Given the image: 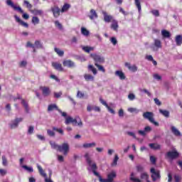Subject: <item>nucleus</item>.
<instances>
[{"label":"nucleus","mask_w":182,"mask_h":182,"mask_svg":"<svg viewBox=\"0 0 182 182\" xmlns=\"http://www.w3.org/2000/svg\"><path fill=\"white\" fill-rule=\"evenodd\" d=\"M6 5H8V6H10L14 11H17V12H20V14H23L22 16H23V19H29V14H28L26 13H23V10L22 9V8H21V6L14 4V1H12V0H6Z\"/></svg>","instance_id":"nucleus-1"},{"label":"nucleus","mask_w":182,"mask_h":182,"mask_svg":"<svg viewBox=\"0 0 182 182\" xmlns=\"http://www.w3.org/2000/svg\"><path fill=\"white\" fill-rule=\"evenodd\" d=\"M72 124L73 126H78L79 127H82L83 126V123H82V119L79 117H77L75 119H73L72 117H66L65 124Z\"/></svg>","instance_id":"nucleus-2"},{"label":"nucleus","mask_w":182,"mask_h":182,"mask_svg":"<svg viewBox=\"0 0 182 182\" xmlns=\"http://www.w3.org/2000/svg\"><path fill=\"white\" fill-rule=\"evenodd\" d=\"M143 117L144 119H146V120H149V122H150V123H152V124H154V126H156V127L159 126V122L154 120V114L153 112H144Z\"/></svg>","instance_id":"nucleus-3"},{"label":"nucleus","mask_w":182,"mask_h":182,"mask_svg":"<svg viewBox=\"0 0 182 182\" xmlns=\"http://www.w3.org/2000/svg\"><path fill=\"white\" fill-rule=\"evenodd\" d=\"M150 48L153 52H158L159 49H161V48H163L161 41L159 38H154V43L150 46Z\"/></svg>","instance_id":"nucleus-4"},{"label":"nucleus","mask_w":182,"mask_h":182,"mask_svg":"<svg viewBox=\"0 0 182 182\" xmlns=\"http://www.w3.org/2000/svg\"><path fill=\"white\" fill-rule=\"evenodd\" d=\"M85 158L88 166H90V167L91 168L92 171L97 170V166L96 165V164H92V159H90V155H89V153L85 154Z\"/></svg>","instance_id":"nucleus-5"},{"label":"nucleus","mask_w":182,"mask_h":182,"mask_svg":"<svg viewBox=\"0 0 182 182\" xmlns=\"http://www.w3.org/2000/svg\"><path fill=\"white\" fill-rule=\"evenodd\" d=\"M90 56L92 58H93V60L95 62V63H97L98 65L105 63V57L99 55L96 53L90 54Z\"/></svg>","instance_id":"nucleus-6"},{"label":"nucleus","mask_w":182,"mask_h":182,"mask_svg":"<svg viewBox=\"0 0 182 182\" xmlns=\"http://www.w3.org/2000/svg\"><path fill=\"white\" fill-rule=\"evenodd\" d=\"M36 166L41 176H42L43 177H45V182H53V181H52L50 178H48V175H46V173H45V171H43V168H42V166H41V165L37 164Z\"/></svg>","instance_id":"nucleus-7"},{"label":"nucleus","mask_w":182,"mask_h":182,"mask_svg":"<svg viewBox=\"0 0 182 182\" xmlns=\"http://www.w3.org/2000/svg\"><path fill=\"white\" fill-rule=\"evenodd\" d=\"M151 177L153 181H156L160 179L161 177L160 176V171H156V169L154 168H151Z\"/></svg>","instance_id":"nucleus-8"},{"label":"nucleus","mask_w":182,"mask_h":182,"mask_svg":"<svg viewBox=\"0 0 182 182\" xmlns=\"http://www.w3.org/2000/svg\"><path fill=\"white\" fill-rule=\"evenodd\" d=\"M58 151L63 152L64 156H67L68 153H69V144L64 143L62 145H60Z\"/></svg>","instance_id":"nucleus-9"},{"label":"nucleus","mask_w":182,"mask_h":182,"mask_svg":"<svg viewBox=\"0 0 182 182\" xmlns=\"http://www.w3.org/2000/svg\"><path fill=\"white\" fill-rule=\"evenodd\" d=\"M23 121V118L22 117L16 118L15 119L12 120L10 123L11 129H16L19 126V124Z\"/></svg>","instance_id":"nucleus-10"},{"label":"nucleus","mask_w":182,"mask_h":182,"mask_svg":"<svg viewBox=\"0 0 182 182\" xmlns=\"http://www.w3.org/2000/svg\"><path fill=\"white\" fill-rule=\"evenodd\" d=\"M151 132V128L150 126H146L144 127V130H139L138 134L139 136H142L143 137H146L147 136V133H150Z\"/></svg>","instance_id":"nucleus-11"},{"label":"nucleus","mask_w":182,"mask_h":182,"mask_svg":"<svg viewBox=\"0 0 182 182\" xmlns=\"http://www.w3.org/2000/svg\"><path fill=\"white\" fill-rule=\"evenodd\" d=\"M179 154L178 151H168L166 154V157L168 159H171V160H174L175 159H177L178 157Z\"/></svg>","instance_id":"nucleus-12"},{"label":"nucleus","mask_w":182,"mask_h":182,"mask_svg":"<svg viewBox=\"0 0 182 182\" xmlns=\"http://www.w3.org/2000/svg\"><path fill=\"white\" fill-rule=\"evenodd\" d=\"M50 11L51 12H53L54 18H58L60 16L61 10L60 9H59V6H55L53 7H51Z\"/></svg>","instance_id":"nucleus-13"},{"label":"nucleus","mask_w":182,"mask_h":182,"mask_svg":"<svg viewBox=\"0 0 182 182\" xmlns=\"http://www.w3.org/2000/svg\"><path fill=\"white\" fill-rule=\"evenodd\" d=\"M102 14L104 16V21L106 22V23H110L112 21H113V16L109 15L107 12L102 11Z\"/></svg>","instance_id":"nucleus-14"},{"label":"nucleus","mask_w":182,"mask_h":182,"mask_svg":"<svg viewBox=\"0 0 182 182\" xmlns=\"http://www.w3.org/2000/svg\"><path fill=\"white\" fill-rule=\"evenodd\" d=\"M14 18L16 22H17V23H19L20 25H21V26H23L24 28H29V24H28L27 23H25L23 21H22L21 19V18H19V16H18L17 15H14Z\"/></svg>","instance_id":"nucleus-15"},{"label":"nucleus","mask_w":182,"mask_h":182,"mask_svg":"<svg viewBox=\"0 0 182 182\" xmlns=\"http://www.w3.org/2000/svg\"><path fill=\"white\" fill-rule=\"evenodd\" d=\"M40 90H42L44 97H48V96L50 95V89H49V87H40Z\"/></svg>","instance_id":"nucleus-16"},{"label":"nucleus","mask_w":182,"mask_h":182,"mask_svg":"<svg viewBox=\"0 0 182 182\" xmlns=\"http://www.w3.org/2000/svg\"><path fill=\"white\" fill-rule=\"evenodd\" d=\"M88 18H90L91 21H93L95 19H97V18H99V16L97 15V13L95 9H91L90 11V15H88Z\"/></svg>","instance_id":"nucleus-17"},{"label":"nucleus","mask_w":182,"mask_h":182,"mask_svg":"<svg viewBox=\"0 0 182 182\" xmlns=\"http://www.w3.org/2000/svg\"><path fill=\"white\" fill-rule=\"evenodd\" d=\"M63 66H65L67 68H75L76 65L75 64V62L70 60H65L63 62Z\"/></svg>","instance_id":"nucleus-18"},{"label":"nucleus","mask_w":182,"mask_h":182,"mask_svg":"<svg viewBox=\"0 0 182 182\" xmlns=\"http://www.w3.org/2000/svg\"><path fill=\"white\" fill-rule=\"evenodd\" d=\"M171 132L176 137H180V136H181V132H180L178 129H177V128H176L174 126H171Z\"/></svg>","instance_id":"nucleus-19"},{"label":"nucleus","mask_w":182,"mask_h":182,"mask_svg":"<svg viewBox=\"0 0 182 182\" xmlns=\"http://www.w3.org/2000/svg\"><path fill=\"white\" fill-rule=\"evenodd\" d=\"M52 66L55 69V70H59L60 72H63V68L62 67V64L59 63H52Z\"/></svg>","instance_id":"nucleus-20"},{"label":"nucleus","mask_w":182,"mask_h":182,"mask_svg":"<svg viewBox=\"0 0 182 182\" xmlns=\"http://www.w3.org/2000/svg\"><path fill=\"white\" fill-rule=\"evenodd\" d=\"M115 76H118L120 80H124L126 79V75H124V73L122 70H117L115 72Z\"/></svg>","instance_id":"nucleus-21"},{"label":"nucleus","mask_w":182,"mask_h":182,"mask_svg":"<svg viewBox=\"0 0 182 182\" xmlns=\"http://www.w3.org/2000/svg\"><path fill=\"white\" fill-rule=\"evenodd\" d=\"M159 113L164 116V117H166V119H168L170 117V111L167 109H159Z\"/></svg>","instance_id":"nucleus-22"},{"label":"nucleus","mask_w":182,"mask_h":182,"mask_svg":"<svg viewBox=\"0 0 182 182\" xmlns=\"http://www.w3.org/2000/svg\"><path fill=\"white\" fill-rule=\"evenodd\" d=\"M111 29H113V31H115V32H117V29H119V23L116 20H112V24H111Z\"/></svg>","instance_id":"nucleus-23"},{"label":"nucleus","mask_w":182,"mask_h":182,"mask_svg":"<svg viewBox=\"0 0 182 182\" xmlns=\"http://www.w3.org/2000/svg\"><path fill=\"white\" fill-rule=\"evenodd\" d=\"M53 110H57L58 112L59 107H58V105H56V104L49 105L48 107V112H53Z\"/></svg>","instance_id":"nucleus-24"},{"label":"nucleus","mask_w":182,"mask_h":182,"mask_svg":"<svg viewBox=\"0 0 182 182\" xmlns=\"http://www.w3.org/2000/svg\"><path fill=\"white\" fill-rule=\"evenodd\" d=\"M31 13H33V15L42 16L43 15V10H38L36 9H34L33 10L31 11Z\"/></svg>","instance_id":"nucleus-25"},{"label":"nucleus","mask_w":182,"mask_h":182,"mask_svg":"<svg viewBox=\"0 0 182 182\" xmlns=\"http://www.w3.org/2000/svg\"><path fill=\"white\" fill-rule=\"evenodd\" d=\"M21 105L25 108L26 112L29 113V105H28V102L25 100H21Z\"/></svg>","instance_id":"nucleus-26"},{"label":"nucleus","mask_w":182,"mask_h":182,"mask_svg":"<svg viewBox=\"0 0 182 182\" xmlns=\"http://www.w3.org/2000/svg\"><path fill=\"white\" fill-rule=\"evenodd\" d=\"M149 147L152 150H160L161 149V146L159 144H149Z\"/></svg>","instance_id":"nucleus-27"},{"label":"nucleus","mask_w":182,"mask_h":182,"mask_svg":"<svg viewBox=\"0 0 182 182\" xmlns=\"http://www.w3.org/2000/svg\"><path fill=\"white\" fill-rule=\"evenodd\" d=\"M34 46L36 49H44L43 45L38 40L35 41Z\"/></svg>","instance_id":"nucleus-28"},{"label":"nucleus","mask_w":182,"mask_h":182,"mask_svg":"<svg viewBox=\"0 0 182 182\" xmlns=\"http://www.w3.org/2000/svg\"><path fill=\"white\" fill-rule=\"evenodd\" d=\"M84 78L85 80H87V82H89V80H91L92 82H93L95 80V77H93V75L90 74H85Z\"/></svg>","instance_id":"nucleus-29"},{"label":"nucleus","mask_w":182,"mask_h":182,"mask_svg":"<svg viewBox=\"0 0 182 182\" xmlns=\"http://www.w3.org/2000/svg\"><path fill=\"white\" fill-rule=\"evenodd\" d=\"M176 42L177 46H181V44H182V36L181 35L176 36Z\"/></svg>","instance_id":"nucleus-30"},{"label":"nucleus","mask_w":182,"mask_h":182,"mask_svg":"<svg viewBox=\"0 0 182 182\" xmlns=\"http://www.w3.org/2000/svg\"><path fill=\"white\" fill-rule=\"evenodd\" d=\"M69 9H70V4H65L62 9H61V12H68V11H69Z\"/></svg>","instance_id":"nucleus-31"},{"label":"nucleus","mask_w":182,"mask_h":182,"mask_svg":"<svg viewBox=\"0 0 182 182\" xmlns=\"http://www.w3.org/2000/svg\"><path fill=\"white\" fill-rule=\"evenodd\" d=\"M116 177V172L112 171L107 175V178L110 180L112 182H113V180H114Z\"/></svg>","instance_id":"nucleus-32"},{"label":"nucleus","mask_w":182,"mask_h":182,"mask_svg":"<svg viewBox=\"0 0 182 182\" xmlns=\"http://www.w3.org/2000/svg\"><path fill=\"white\" fill-rule=\"evenodd\" d=\"M81 33L84 36H89V34L90 33V32L89 31V30L86 29V28L82 27L81 28Z\"/></svg>","instance_id":"nucleus-33"},{"label":"nucleus","mask_w":182,"mask_h":182,"mask_svg":"<svg viewBox=\"0 0 182 182\" xmlns=\"http://www.w3.org/2000/svg\"><path fill=\"white\" fill-rule=\"evenodd\" d=\"M140 1L141 0H134L135 5L136 8H138L139 13H141V4H140Z\"/></svg>","instance_id":"nucleus-34"},{"label":"nucleus","mask_w":182,"mask_h":182,"mask_svg":"<svg viewBox=\"0 0 182 182\" xmlns=\"http://www.w3.org/2000/svg\"><path fill=\"white\" fill-rule=\"evenodd\" d=\"M95 146H96V143L92 142L90 144H84L82 145V147H84V149H90L91 147H95Z\"/></svg>","instance_id":"nucleus-35"},{"label":"nucleus","mask_w":182,"mask_h":182,"mask_svg":"<svg viewBox=\"0 0 182 182\" xmlns=\"http://www.w3.org/2000/svg\"><path fill=\"white\" fill-rule=\"evenodd\" d=\"M129 180L132 182H141V181H140V179L134 177V173H131V176L129 178Z\"/></svg>","instance_id":"nucleus-36"},{"label":"nucleus","mask_w":182,"mask_h":182,"mask_svg":"<svg viewBox=\"0 0 182 182\" xmlns=\"http://www.w3.org/2000/svg\"><path fill=\"white\" fill-rule=\"evenodd\" d=\"M139 90L141 93H146L149 97H151V93L146 89L139 88Z\"/></svg>","instance_id":"nucleus-37"},{"label":"nucleus","mask_w":182,"mask_h":182,"mask_svg":"<svg viewBox=\"0 0 182 182\" xmlns=\"http://www.w3.org/2000/svg\"><path fill=\"white\" fill-rule=\"evenodd\" d=\"M53 130L54 132H57L58 133L61 134V136H63V134H65V133L63 132V129H62V128H58L56 127H53Z\"/></svg>","instance_id":"nucleus-38"},{"label":"nucleus","mask_w":182,"mask_h":182,"mask_svg":"<svg viewBox=\"0 0 182 182\" xmlns=\"http://www.w3.org/2000/svg\"><path fill=\"white\" fill-rule=\"evenodd\" d=\"M95 65L97 68V69H98V70H100V72H102V73H105L106 72L105 67H103L102 65H100L98 63H95Z\"/></svg>","instance_id":"nucleus-39"},{"label":"nucleus","mask_w":182,"mask_h":182,"mask_svg":"<svg viewBox=\"0 0 182 182\" xmlns=\"http://www.w3.org/2000/svg\"><path fill=\"white\" fill-rule=\"evenodd\" d=\"M50 144L52 149L59 151L60 145H58L57 144H55V142H53L52 141H50Z\"/></svg>","instance_id":"nucleus-40"},{"label":"nucleus","mask_w":182,"mask_h":182,"mask_svg":"<svg viewBox=\"0 0 182 182\" xmlns=\"http://www.w3.org/2000/svg\"><path fill=\"white\" fill-rule=\"evenodd\" d=\"M54 50L58 55V56H63V55H65V52L58 48H55Z\"/></svg>","instance_id":"nucleus-41"},{"label":"nucleus","mask_w":182,"mask_h":182,"mask_svg":"<svg viewBox=\"0 0 182 182\" xmlns=\"http://www.w3.org/2000/svg\"><path fill=\"white\" fill-rule=\"evenodd\" d=\"M82 50L84 52H86L87 53H90V50H93V47H89V46H82Z\"/></svg>","instance_id":"nucleus-42"},{"label":"nucleus","mask_w":182,"mask_h":182,"mask_svg":"<svg viewBox=\"0 0 182 182\" xmlns=\"http://www.w3.org/2000/svg\"><path fill=\"white\" fill-rule=\"evenodd\" d=\"M161 35L162 36H164V38H170V36H171V35L170 34V32L166 30H163L161 31Z\"/></svg>","instance_id":"nucleus-43"},{"label":"nucleus","mask_w":182,"mask_h":182,"mask_svg":"<svg viewBox=\"0 0 182 182\" xmlns=\"http://www.w3.org/2000/svg\"><path fill=\"white\" fill-rule=\"evenodd\" d=\"M88 70H91V72H92L93 75H97V70H96V68L95 67H93V65H88Z\"/></svg>","instance_id":"nucleus-44"},{"label":"nucleus","mask_w":182,"mask_h":182,"mask_svg":"<svg viewBox=\"0 0 182 182\" xmlns=\"http://www.w3.org/2000/svg\"><path fill=\"white\" fill-rule=\"evenodd\" d=\"M21 167H22V168H24V170H26L29 173H33V168H32V167H29L26 165H23V166H21Z\"/></svg>","instance_id":"nucleus-45"},{"label":"nucleus","mask_w":182,"mask_h":182,"mask_svg":"<svg viewBox=\"0 0 182 182\" xmlns=\"http://www.w3.org/2000/svg\"><path fill=\"white\" fill-rule=\"evenodd\" d=\"M31 22L33 23V25H38V23L40 22L39 18H38V16H33Z\"/></svg>","instance_id":"nucleus-46"},{"label":"nucleus","mask_w":182,"mask_h":182,"mask_svg":"<svg viewBox=\"0 0 182 182\" xmlns=\"http://www.w3.org/2000/svg\"><path fill=\"white\" fill-rule=\"evenodd\" d=\"M128 112L130 113H140V109H137L136 108L130 107L128 109Z\"/></svg>","instance_id":"nucleus-47"},{"label":"nucleus","mask_w":182,"mask_h":182,"mask_svg":"<svg viewBox=\"0 0 182 182\" xmlns=\"http://www.w3.org/2000/svg\"><path fill=\"white\" fill-rule=\"evenodd\" d=\"M2 165L4 166H8V159H6V156L5 155L2 156Z\"/></svg>","instance_id":"nucleus-48"},{"label":"nucleus","mask_w":182,"mask_h":182,"mask_svg":"<svg viewBox=\"0 0 182 182\" xmlns=\"http://www.w3.org/2000/svg\"><path fill=\"white\" fill-rule=\"evenodd\" d=\"M117 161H119V156L115 155L112 166H117Z\"/></svg>","instance_id":"nucleus-49"},{"label":"nucleus","mask_w":182,"mask_h":182,"mask_svg":"<svg viewBox=\"0 0 182 182\" xmlns=\"http://www.w3.org/2000/svg\"><path fill=\"white\" fill-rule=\"evenodd\" d=\"M23 4L24 5H26V8H28V9H32V4H31L29 1L24 0Z\"/></svg>","instance_id":"nucleus-50"},{"label":"nucleus","mask_w":182,"mask_h":182,"mask_svg":"<svg viewBox=\"0 0 182 182\" xmlns=\"http://www.w3.org/2000/svg\"><path fill=\"white\" fill-rule=\"evenodd\" d=\"M110 42L112 45L116 46L117 45V39L115 37H112L110 38Z\"/></svg>","instance_id":"nucleus-51"},{"label":"nucleus","mask_w":182,"mask_h":182,"mask_svg":"<svg viewBox=\"0 0 182 182\" xmlns=\"http://www.w3.org/2000/svg\"><path fill=\"white\" fill-rule=\"evenodd\" d=\"M128 99H129V100L133 101V100H134V99H136V95H134V94H133V93H130L128 95Z\"/></svg>","instance_id":"nucleus-52"},{"label":"nucleus","mask_w":182,"mask_h":182,"mask_svg":"<svg viewBox=\"0 0 182 182\" xmlns=\"http://www.w3.org/2000/svg\"><path fill=\"white\" fill-rule=\"evenodd\" d=\"M47 134H48L50 137H55V132L50 129L47 130Z\"/></svg>","instance_id":"nucleus-53"},{"label":"nucleus","mask_w":182,"mask_h":182,"mask_svg":"<svg viewBox=\"0 0 182 182\" xmlns=\"http://www.w3.org/2000/svg\"><path fill=\"white\" fill-rule=\"evenodd\" d=\"M137 69L138 68L136 66V65H131L130 68H129V70L131 72H137Z\"/></svg>","instance_id":"nucleus-54"},{"label":"nucleus","mask_w":182,"mask_h":182,"mask_svg":"<svg viewBox=\"0 0 182 182\" xmlns=\"http://www.w3.org/2000/svg\"><path fill=\"white\" fill-rule=\"evenodd\" d=\"M33 130H35V128L33 127V126H30L28 127V134H33Z\"/></svg>","instance_id":"nucleus-55"},{"label":"nucleus","mask_w":182,"mask_h":182,"mask_svg":"<svg viewBox=\"0 0 182 182\" xmlns=\"http://www.w3.org/2000/svg\"><path fill=\"white\" fill-rule=\"evenodd\" d=\"M141 178H143L144 180L149 179V175L146 173H143L141 174Z\"/></svg>","instance_id":"nucleus-56"},{"label":"nucleus","mask_w":182,"mask_h":182,"mask_svg":"<svg viewBox=\"0 0 182 182\" xmlns=\"http://www.w3.org/2000/svg\"><path fill=\"white\" fill-rule=\"evenodd\" d=\"M63 92L60 91L59 92H54V97H56V99H59L60 96H62Z\"/></svg>","instance_id":"nucleus-57"},{"label":"nucleus","mask_w":182,"mask_h":182,"mask_svg":"<svg viewBox=\"0 0 182 182\" xmlns=\"http://www.w3.org/2000/svg\"><path fill=\"white\" fill-rule=\"evenodd\" d=\"M107 107L108 112H109V113H111L112 114H115L116 112L114 111L113 109H112L110 107V106L107 105V107Z\"/></svg>","instance_id":"nucleus-58"},{"label":"nucleus","mask_w":182,"mask_h":182,"mask_svg":"<svg viewBox=\"0 0 182 182\" xmlns=\"http://www.w3.org/2000/svg\"><path fill=\"white\" fill-rule=\"evenodd\" d=\"M100 103H102V105H103L104 106H105V107H107V106H109V105H107V102H106V101H105L104 100H102V97H100Z\"/></svg>","instance_id":"nucleus-59"},{"label":"nucleus","mask_w":182,"mask_h":182,"mask_svg":"<svg viewBox=\"0 0 182 182\" xmlns=\"http://www.w3.org/2000/svg\"><path fill=\"white\" fill-rule=\"evenodd\" d=\"M145 59H146L147 60H149V62H152V60H154L153 58V55H146Z\"/></svg>","instance_id":"nucleus-60"},{"label":"nucleus","mask_w":182,"mask_h":182,"mask_svg":"<svg viewBox=\"0 0 182 182\" xmlns=\"http://www.w3.org/2000/svg\"><path fill=\"white\" fill-rule=\"evenodd\" d=\"M100 182H112L111 180L109 179L108 178L107 179H105L102 178V176H100Z\"/></svg>","instance_id":"nucleus-61"},{"label":"nucleus","mask_w":182,"mask_h":182,"mask_svg":"<svg viewBox=\"0 0 182 182\" xmlns=\"http://www.w3.org/2000/svg\"><path fill=\"white\" fill-rule=\"evenodd\" d=\"M151 14H153L154 16H160V13L159 12V10H153L151 11Z\"/></svg>","instance_id":"nucleus-62"},{"label":"nucleus","mask_w":182,"mask_h":182,"mask_svg":"<svg viewBox=\"0 0 182 182\" xmlns=\"http://www.w3.org/2000/svg\"><path fill=\"white\" fill-rule=\"evenodd\" d=\"M150 161H151V163H152V164H156V157L151 156Z\"/></svg>","instance_id":"nucleus-63"},{"label":"nucleus","mask_w":182,"mask_h":182,"mask_svg":"<svg viewBox=\"0 0 182 182\" xmlns=\"http://www.w3.org/2000/svg\"><path fill=\"white\" fill-rule=\"evenodd\" d=\"M55 26H58L59 29H63L62 24L59 23V21H55Z\"/></svg>","instance_id":"nucleus-64"}]
</instances>
